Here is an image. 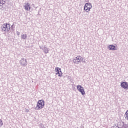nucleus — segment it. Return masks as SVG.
<instances>
[{"label": "nucleus", "mask_w": 128, "mask_h": 128, "mask_svg": "<svg viewBox=\"0 0 128 128\" xmlns=\"http://www.w3.org/2000/svg\"><path fill=\"white\" fill-rule=\"evenodd\" d=\"M27 112H28V110Z\"/></svg>", "instance_id": "23"}, {"label": "nucleus", "mask_w": 128, "mask_h": 128, "mask_svg": "<svg viewBox=\"0 0 128 128\" xmlns=\"http://www.w3.org/2000/svg\"><path fill=\"white\" fill-rule=\"evenodd\" d=\"M42 126H44L42 124Z\"/></svg>", "instance_id": "22"}, {"label": "nucleus", "mask_w": 128, "mask_h": 128, "mask_svg": "<svg viewBox=\"0 0 128 128\" xmlns=\"http://www.w3.org/2000/svg\"><path fill=\"white\" fill-rule=\"evenodd\" d=\"M76 59L78 62V64H80V56H78L76 57Z\"/></svg>", "instance_id": "16"}, {"label": "nucleus", "mask_w": 128, "mask_h": 128, "mask_svg": "<svg viewBox=\"0 0 128 128\" xmlns=\"http://www.w3.org/2000/svg\"><path fill=\"white\" fill-rule=\"evenodd\" d=\"M92 8V3H86L84 6V10L88 12Z\"/></svg>", "instance_id": "3"}, {"label": "nucleus", "mask_w": 128, "mask_h": 128, "mask_svg": "<svg viewBox=\"0 0 128 128\" xmlns=\"http://www.w3.org/2000/svg\"><path fill=\"white\" fill-rule=\"evenodd\" d=\"M44 100H39L36 104V110H40L42 108H44Z\"/></svg>", "instance_id": "2"}, {"label": "nucleus", "mask_w": 128, "mask_h": 128, "mask_svg": "<svg viewBox=\"0 0 128 128\" xmlns=\"http://www.w3.org/2000/svg\"><path fill=\"white\" fill-rule=\"evenodd\" d=\"M1 28L2 32H8L10 30V24H4L1 26Z\"/></svg>", "instance_id": "1"}, {"label": "nucleus", "mask_w": 128, "mask_h": 128, "mask_svg": "<svg viewBox=\"0 0 128 128\" xmlns=\"http://www.w3.org/2000/svg\"><path fill=\"white\" fill-rule=\"evenodd\" d=\"M55 70L56 72V74H58V76H62V72L60 68L57 67L55 68Z\"/></svg>", "instance_id": "7"}, {"label": "nucleus", "mask_w": 128, "mask_h": 128, "mask_svg": "<svg viewBox=\"0 0 128 128\" xmlns=\"http://www.w3.org/2000/svg\"><path fill=\"white\" fill-rule=\"evenodd\" d=\"M27 38V36L26 35V34H23L22 35H21V38L22 40H26Z\"/></svg>", "instance_id": "12"}, {"label": "nucleus", "mask_w": 128, "mask_h": 128, "mask_svg": "<svg viewBox=\"0 0 128 128\" xmlns=\"http://www.w3.org/2000/svg\"><path fill=\"white\" fill-rule=\"evenodd\" d=\"M42 50L44 52V54H48V52H49L48 48L46 46H44Z\"/></svg>", "instance_id": "10"}, {"label": "nucleus", "mask_w": 128, "mask_h": 128, "mask_svg": "<svg viewBox=\"0 0 128 128\" xmlns=\"http://www.w3.org/2000/svg\"><path fill=\"white\" fill-rule=\"evenodd\" d=\"M40 50H42V48H42L40 46Z\"/></svg>", "instance_id": "21"}, {"label": "nucleus", "mask_w": 128, "mask_h": 128, "mask_svg": "<svg viewBox=\"0 0 128 128\" xmlns=\"http://www.w3.org/2000/svg\"><path fill=\"white\" fill-rule=\"evenodd\" d=\"M124 117L126 120H128V110L124 114Z\"/></svg>", "instance_id": "13"}, {"label": "nucleus", "mask_w": 128, "mask_h": 128, "mask_svg": "<svg viewBox=\"0 0 128 128\" xmlns=\"http://www.w3.org/2000/svg\"><path fill=\"white\" fill-rule=\"evenodd\" d=\"M76 87L78 90V92L82 94V96H84V94H86L84 89V88L82 86L78 85Z\"/></svg>", "instance_id": "4"}, {"label": "nucleus", "mask_w": 128, "mask_h": 128, "mask_svg": "<svg viewBox=\"0 0 128 128\" xmlns=\"http://www.w3.org/2000/svg\"><path fill=\"white\" fill-rule=\"evenodd\" d=\"M108 48L110 50H118V48L114 45H110L109 46H108Z\"/></svg>", "instance_id": "8"}, {"label": "nucleus", "mask_w": 128, "mask_h": 128, "mask_svg": "<svg viewBox=\"0 0 128 128\" xmlns=\"http://www.w3.org/2000/svg\"><path fill=\"white\" fill-rule=\"evenodd\" d=\"M27 112H28V110Z\"/></svg>", "instance_id": "24"}, {"label": "nucleus", "mask_w": 128, "mask_h": 128, "mask_svg": "<svg viewBox=\"0 0 128 128\" xmlns=\"http://www.w3.org/2000/svg\"><path fill=\"white\" fill-rule=\"evenodd\" d=\"M5 4L6 1L4 0H0V6H2Z\"/></svg>", "instance_id": "11"}, {"label": "nucleus", "mask_w": 128, "mask_h": 128, "mask_svg": "<svg viewBox=\"0 0 128 128\" xmlns=\"http://www.w3.org/2000/svg\"><path fill=\"white\" fill-rule=\"evenodd\" d=\"M24 7L26 10H30V3L25 4Z\"/></svg>", "instance_id": "9"}, {"label": "nucleus", "mask_w": 128, "mask_h": 128, "mask_svg": "<svg viewBox=\"0 0 128 128\" xmlns=\"http://www.w3.org/2000/svg\"><path fill=\"white\" fill-rule=\"evenodd\" d=\"M73 62H74V64H78V60H76V58H74L73 60Z\"/></svg>", "instance_id": "14"}, {"label": "nucleus", "mask_w": 128, "mask_h": 128, "mask_svg": "<svg viewBox=\"0 0 128 128\" xmlns=\"http://www.w3.org/2000/svg\"><path fill=\"white\" fill-rule=\"evenodd\" d=\"M2 120H0V126H2Z\"/></svg>", "instance_id": "18"}, {"label": "nucleus", "mask_w": 128, "mask_h": 128, "mask_svg": "<svg viewBox=\"0 0 128 128\" xmlns=\"http://www.w3.org/2000/svg\"><path fill=\"white\" fill-rule=\"evenodd\" d=\"M120 86L124 90H128V83L126 82H122L120 84Z\"/></svg>", "instance_id": "6"}, {"label": "nucleus", "mask_w": 128, "mask_h": 128, "mask_svg": "<svg viewBox=\"0 0 128 128\" xmlns=\"http://www.w3.org/2000/svg\"><path fill=\"white\" fill-rule=\"evenodd\" d=\"M122 128H128V124H124Z\"/></svg>", "instance_id": "15"}, {"label": "nucleus", "mask_w": 128, "mask_h": 128, "mask_svg": "<svg viewBox=\"0 0 128 128\" xmlns=\"http://www.w3.org/2000/svg\"><path fill=\"white\" fill-rule=\"evenodd\" d=\"M11 28H10V30H14V25H12L10 26Z\"/></svg>", "instance_id": "19"}, {"label": "nucleus", "mask_w": 128, "mask_h": 128, "mask_svg": "<svg viewBox=\"0 0 128 128\" xmlns=\"http://www.w3.org/2000/svg\"><path fill=\"white\" fill-rule=\"evenodd\" d=\"M79 58H80V62H84V58H82V57L81 56H79Z\"/></svg>", "instance_id": "17"}, {"label": "nucleus", "mask_w": 128, "mask_h": 128, "mask_svg": "<svg viewBox=\"0 0 128 128\" xmlns=\"http://www.w3.org/2000/svg\"><path fill=\"white\" fill-rule=\"evenodd\" d=\"M16 34L17 36H20V33L18 32H16Z\"/></svg>", "instance_id": "20"}, {"label": "nucleus", "mask_w": 128, "mask_h": 128, "mask_svg": "<svg viewBox=\"0 0 128 128\" xmlns=\"http://www.w3.org/2000/svg\"><path fill=\"white\" fill-rule=\"evenodd\" d=\"M20 64L22 66H28V61L26 60V59L22 58L20 60Z\"/></svg>", "instance_id": "5"}]
</instances>
